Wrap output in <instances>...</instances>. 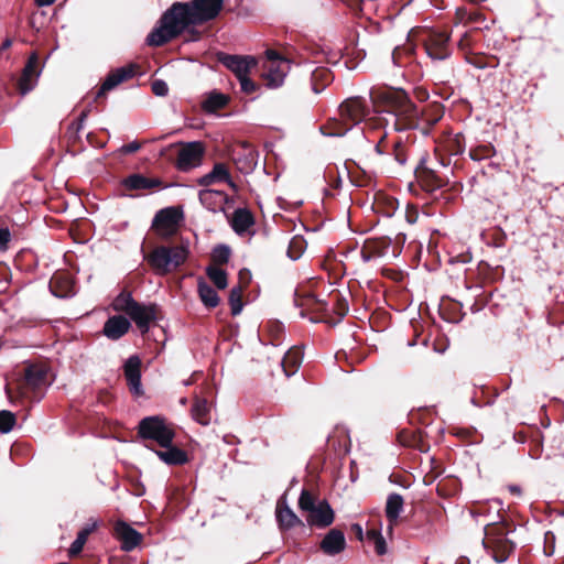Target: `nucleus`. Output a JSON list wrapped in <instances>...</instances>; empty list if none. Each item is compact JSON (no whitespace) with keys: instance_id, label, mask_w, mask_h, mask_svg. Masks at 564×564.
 I'll return each instance as SVG.
<instances>
[{"instance_id":"nucleus-55","label":"nucleus","mask_w":564,"mask_h":564,"mask_svg":"<svg viewBox=\"0 0 564 564\" xmlns=\"http://www.w3.org/2000/svg\"><path fill=\"white\" fill-rule=\"evenodd\" d=\"M509 490L510 492L514 494V495H520L521 494V489L519 486H516V485H511L509 486Z\"/></svg>"},{"instance_id":"nucleus-35","label":"nucleus","mask_w":564,"mask_h":564,"mask_svg":"<svg viewBox=\"0 0 564 564\" xmlns=\"http://www.w3.org/2000/svg\"><path fill=\"white\" fill-rule=\"evenodd\" d=\"M276 518L280 525L285 529L293 528L296 523L300 522L296 514L289 507L279 509L276 512Z\"/></svg>"},{"instance_id":"nucleus-27","label":"nucleus","mask_w":564,"mask_h":564,"mask_svg":"<svg viewBox=\"0 0 564 564\" xmlns=\"http://www.w3.org/2000/svg\"><path fill=\"white\" fill-rule=\"evenodd\" d=\"M161 184L158 178H148L141 174H132L123 180V185L128 189H150L158 187Z\"/></svg>"},{"instance_id":"nucleus-11","label":"nucleus","mask_w":564,"mask_h":564,"mask_svg":"<svg viewBox=\"0 0 564 564\" xmlns=\"http://www.w3.org/2000/svg\"><path fill=\"white\" fill-rule=\"evenodd\" d=\"M123 372L131 393L135 397L143 394V388L141 383V359L139 356H130L124 365Z\"/></svg>"},{"instance_id":"nucleus-6","label":"nucleus","mask_w":564,"mask_h":564,"mask_svg":"<svg viewBox=\"0 0 564 564\" xmlns=\"http://www.w3.org/2000/svg\"><path fill=\"white\" fill-rule=\"evenodd\" d=\"M138 435L142 440L155 442L161 447L173 444L175 432L172 424L160 415L143 417L138 425Z\"/></svg>"},{"instance_id":"nucleus-45","label":"nucleus","mask_w":564,"mask_h":564,"mask_svg":"<svg viewBox=\"0 0 564 564\" xmlns=\"http://www.w3.org/2000/svg\"><path fill=\"white\" fill-rule=\"evenodd\" d=\"M239 83H240V87L242 89V91L247 93V94H251L253 91H256V84L249 78V75H245L243 77H240L238 78Z\"/></svg>"},{"instance_id":"nucleus-18","label":"nucleus","mask_w":564,"mask_h":564,"mask_svg":"<svg viewBox=\"0 0 564 564\" xmlns=\"http://www.w3.org/2000/svg\"><path fill=\"white\" fill-rule=\"evenodd\" d=\"M130 327L131 323L127 317L122 315H115L106 321L102 333L107 338L117 340L126 335Z\"/></svg>"},{"instance_id":"nucleus-24","label":"nucleus","mask_w":564,"mask_h":564,"mask_svg":"<svg viewBox=\"0 0 564 564\" xmlns=\"http://www.w3.org/2000/svg\"><path fill=\"white\" fill-rule=\"evenodd\" d=\"M198 198L204 207L215 213L221 209V205L225 199V194L221 191L205 188L199 191Z\"/></svg>"},{"instance_id":"nucleus-12","label":"nucleus","mask_w":564,"mask_h":564,"mask_svg":"<svg viewBox=\"0 0 564 564\" xmlns=\"http://www.w3.org/2000/svg\"><path fill=\"white\" fill-rule=\"evenodd\" d=\"M218 61L230 69L237 78L249 75L250 70L257 65L254 57L220 54Z\"/></svg>"},{"instance_id":"nucleus-1","label":"nucleus","mask_w":564,"mask_h":564,"mask_svg":"<svg viewBox=\"0 0 564 564\" xmlns=\"http://www.w3.org/2000/svg\"><path fill=\"white\" fill-rule=\"evenodd\" d=\"M224 0H193L175 2L160 19V25L147 37V43L161 46L178 36L187 26L215 19Z\"/></svg>"},{"instance_id":"nucleus-37","label":"nucleus","mask_w":564,"mask_h":564,"mask_svg":"<svg viewBox=\"0 0 564 564\" xmlns=\"http://www.w3.org/2000/svg\"><path fill=\"white\" fill-rule=\"evenodd\" d=\"M229 304L231 308V314L234 316L241 313L243 304H242V290L240 286L232 288L229 294Z\"/></svg>"},{"instance_id":"nucleus-19","label":"nucleus","mask_w":564,"mask_h":564,"mask_svg":"<svg viewBox=\"0 0 564 564\" xmlns=\"http://www.w3.org/2000/svg\"><path fill=\"white\" fill-rule=\"evenodd\" d=\"M306 521L311 525L325 528L332 524L334 521V511L327 501H321L317 506L308 513Z\"/></svg>"},{"instance_id":"nucleus-56","label":"nucleus","mask_w":564,"mask_h":564,"mask_svg":"<svg viewBox=\"0 0 564 564\" xmlns=\"http://www.w3.org/2000/svg\"><path fill=\"white\" fill-rule=\"evenodd\" d=\"M355 529H356L357 533H358L359 535H361V533H362V529H361V527H360L359 524H355Z\"/></svg>"},{"instance_id":"nucleus-8","label":"nucleus","mask_w":564,"mask_h":564,"mask_svg":"<svg viewBox=\"0 0 564 564\" xmlns=\"http://www.w3.org/2000/svg\"><path fill=\"white\" fill-rule=\"evenodd\" d=\"M183 219V214L175 207H166L159 210L153 220L152 228L162 239H169L174 236Z\"/></svg>"},{"instance_id":"nucleus-42","label":"nucleus","mask_w":564,"mask_h":564,"mask_svg":"<svg viewBox=\"0 0 564 564\" xmlns=\"http://www.w3.org/2000/svg\"><path fill=\"white\" fill-rule=\"evenodd\" d=\"M494 153V150L489 145L478 147L470 150V158L475 161H481L487 158H490Z\"/></svg>"},{"instance_id":"nucleus-17","label":"nucleus","mask_w":564,"mask_h":564,"mask_svg":"<svg viewBox=\"0 0 564 564\" xmlns=\"http://www.w3.org/2000/svg\"><path fill=\"white\" fill-rule=\"evenodd\" d=\"M37 63L39 61L36 54H32L29 57L28 63L24 66L22 75L19 79L18 85L21 95H26L34 88L37 77L40 75L37 70Z\"/></svg>"},{"instance_id":"nucleus-29","label":"nucleus","mask_w":564,"mask_h":564,"mask_svg":"<svg viewBox=\"0 0 564 564\" xmlns=\"http://www.w3.org/2000/svg\"><path fill=\"white\" fill-rule=\"evenodd\" d=\"M252 225L253 217L249 210L245 208L235 210L231 220V227L237 234H245Z\"/></svg>"},{"instance_id":"nucleus-2","label":"nucleus","mask_w":564,"mask_h":564,"mask_svg":"<svg viewBox=\"0 0 564 564\" xmlns=\"http://www.w3.org/2000/svg\"><path fill=\"white\" fill-rule=\"evenodd\" d=\"M370 104L362 97L356 96L344 100L338 107L337 117L332 118L321 131L327 137H343L360 122L368 120Z\"/></svg>"},{"instance_id":"nucleus-38","label":"nucleus","mask_w":564,"mask_h":564,"mask_svg":"<svg viewBox=\"0 0 564 564\" xmlns=\"http://www.w3.org/2000/svg\"><path fill=\"white\" fill-rule=\"evenodd\" d=\"M15 415L7 410L0 411V432L7 434L12 431L15 425Z\"/></svg>"},{"instance_id":"nucleus-25","label":"nucleus","mask_w":564,"mask_h":564,"mask_svg":"<svg viewBox=\"0 0 564 564\" xmlns=\"http://www.w3.org/2000/svg\"><path fill=\"white\" fill-rule=\"evenodd\" d=\"M404 500L401 495L390 494L386 502V517L390 527L397 523L401 512L403 511Z\"/></svg>"},{"instance_id":"nucleus-54","label":"nucleus","mask_w":564,"mask_h":564,"mask_svg":"<svg viewBox=\"0 0 564 564\" xmlns=\"http://www.w3.org/2000/svg\"><path fill=\"white\" fill-rule=\"evenodd\" d=\"M84 123L85 122H82L80 119H77V121L73 123V127L78 132V131H80L84 128Z\"/></svg>"},{"instance_id":"nucleus-31","label":"nucleus","mask_w":564,"mask_h":564,"mask_svg":"<svg viewBox=\"0 0 564 564\" xmlns=\"http://www.w3.org/2000/svg\"><path fill=\"white\" fill-rule=\"evenodd\" d=\"M98 523L97 521H94L90 524H87L85 528H83L75 539V541L72 543L70 547L68 549V554L70 557H74L78 555L87 542V539L89 534L97 528Z\"/></svg>"},{"instance_id":"nucleus-39","label":"nucleus","mask_w":564,"mask_h":564,"mask_svg":"<svg viewBox=\"0 0 564 564\" xmlns=\"http://www.w3.org/2000/svg\"><path fill=\"white\" fill-rule=\"evenodd\" d=\"M231 251L230 248L226 245H218L214 248L212 257L215 263L224 264L229 261Z\"/></svg>"},{"instance_id":"nucleus-5","label":"nucleus","mask_w":564,"mask_h":564,"mask_svg":"<svg viewBox=\"0 0 564 564\" xmlns=\"http://www.w3.org/2000/svg\"><path fill=\"white\" fill-rule=\"evenodd\" d=\"M381 98L386 104L383 111L395 119V129L411 126L417 118L419 111L415 105L411 102L403 90H388L381 94Z\"/></svg>"},{"instance_id":"nucleus-15","label":"nucleus","mask_w":564,"mask_h":564,"mask_svg":"<svg viewBox=\"0 0 564 564\" xmlns=\"http://www.w3.org/2000/svg\"><path fill=\"white\" fill-rule=\"evenodd\" d=\"M115 533L121 542V549L130 552L142 541V534L123 521H118L115 525Z\"/></svg>"},{"instance_id":"nucleus-49","label":"nucleus","mask_w":564,"mask_h":564,"mask_svg":"<svg viewBox=\"0 0 564 564\" xmlns=\"http://www.w3.org/2000/svg\"><path fill=\"white\" fill-rule=\"evenodd\" d=\"M265 55L268 58L267 63L275 62V59H284L283 57H280L275 51H272V50H268L265 52Z\"/></svg>"},{"instance_id":"nucleus-28","label":"nucleus","mask_w":564,"mask_h":564,"mask_svg":"<svg viewBox=\"0 0 564 564\" xmlns=\"http://www.w3.org/2000/svg\"><path fill=\"white\" fill-rule=\"evenodd\" d=\"M192 416L197 423L208 425L212 420V405L207 400L196 398L192 406Z\"/></svg>"},{"instance_id":"nucleus-51","label":"nucleus","mask_w":564,"mask_h":564,"mask_svg":"<svg viewBox=\"0 0 564 564\" xmlns=\"http://www.w3.org/2000/svg\"><path fill=\"white\" fill-rule=\"evenodd\" d=\"M56 0H36V4L39 7H47L55 2Z\"/></svg>"},{"instance_id":"nucleus-16","label":"nucleus","mask_w":564,"mask_h":564,"mask_svg":"<svg viewBox=\"0 0 564 564\" xmlns=\"http://www.w3.org/2000/svg\"><path fill=\"white\" fill-rule=\"evenodd\" d=\"M264 68L268 86L276 88L283 84L285 76L290 72V62L288 59H275V62L265 63Z\"/></svg>"},{"instance_id":"nucleus-46","label":"nucleus","mask_w":564,"mask_h":564,"mask_svg":"<svg viewBox=\"0 0 564 564\" xmlns=\"http://www.w3.org/2000/svg\"><path fill=\"white\" fill-rule=\"evenodd\" d=\"M11 239V234L8 228L0 227V250L4 251L8 249V243Z\"/></svg>"},{"instance_id":"nucleus-32","label":"nucleus","mask_w":564,"mask_h":564,"mask_svg":"<svg viewBox=\"0 0 564 564\" xmlns=\"http://www.w3.org/2000/svg\"><path fill=\"white\" fill-rule=\"evenodd\" d=\"M229 101L227 95L212 91L207 95L206 99L203 101V109L207 112H215L218 109L224 108Z\"/></svg>"},{"instance_id":"nucleus-23","label":"nucleus","mask_w":564,"mask_h":564,"mask_svg":"<svg viewBox=\"0 0 564 564\" xmlns=\"http://www.w3.org/2000/svg\"><path fill=\"white\" fill-rule=\"evenodd\" d=\"M162 448L161 451H155V454L165 464L177 466L187 463V454L183 449L173 446V444Z\"/></svg>"},{"instance_id":"nucleus-48","label":"nucleus","mask_w":564,"mask_h":564,"mask_svg":"<svg viewBox=\"0 0 564 564\" xmlns=\"http://www.w3.org/2000/svg\"><path fill=\"white\" fill-rule=\"evenodd\" d=\"M489 512V508L487 507V505L482 503V505H478L473 511H471V514L474 517H477V516H487Z\"/></svg>"},{"instance_id":"nucleus-21","label":"nucleus","mask_w":564,"mask_h":564,"mask_svg":"<svg viewBox=\"0 0 564 564\" xmlns=\"http://www.w3.org/2000/svg\"><path fill=\"white\" fill-rule=\"evenodd\" d=\"M25 384L36 391L47 384V370L44 366L29 365L24 369Z\"/></svg>"},{"instance_id":"nucleus-36","label":"nucleus","mask_w":564,"mask_h":564,"mask_svg":"<svg viewBox=\"0 0 564 564\" xmlns=\"http://www.w3.org/2000/svg\"><path fill=\"white\" fill-rule=\"evenodd\" d=\"M206 273L212 282L220 290L227 288V273L217 267H208Z\"/></svg>"},{"instance_id":"nucleus-47","label":"nucleus","mask_w":564,"mask_h":564,"mask_svg":"<svg viewBox=\"0 0 564 564\" xmlns=\"http://www.w3.org/2000/svg\"><path fill=\"white\" fill-rule=\"evenodd\" d=\"M141 148V144L138 141H132L128 144H124L120 148V152L123 154H130L139 151Z\"/></svg>"},{"instance_id":"nucleus-26","label":"nucleus","mask_w":564,"mask_h":564,"mask_svg":"<svg viewBox=\"0 0 564 564\" xmlns=\"http://www.w3.org/2000/svg\"><path fill=\"white\" fill-rule=\"evenodd\" d=\"M303 360V352L300 348L293 347L289 349L281 361L283 371L286 377H291L294 375L299 366L301 365Z\"/></svg>"},{"instance_id":"nucleus-9","label":"nucleus","mask_w":564,"mask_h":564,"mask_svg":"<svg viewBox=\"0 0 564 564\" xmlns=\"http://www.w3.org/2000/svg\"><path fill=\"white\" fill-rule=\"evenodd\" d=\"M449 36L445 32L431 31L424 40L427 55L433 59L443 61L449 56L448 50Z\"/></svg>"},{"instance_id":"nucleus-4","label":"nucleus","mask_w":564,"mask_h":564,"mask_svg":"<svg viewBox=\"0 0 564 564\" xmlns=\"http://www.w3.org/2000/svg\"><path fill=\"white\" fill-rule=\"evenodd\" d=\"M188 241L175 246H159L154 248L145 260L159 275L176 271L188 258Z\"/></svg>"},{"instance_id":"nucleus-41","label":"nucleus","mask_w":564,"mask_h":564,"mask_svg":"<svg viewBox=\"0 0 564 564\" xmlns=\"http://www.w3.org/2000/svg\"><path fill=\"white\" fill-rule=\"evenodd\" d=\"M299 506L303 511L310 513L317 505L313 496L307 490H303L299 499Z\"/></svg>"},{"instance_id":"nucleus-10","label":"nucleus","mask_w":564,"mask_h":564,"mask_svg":"<svg viewBox=\"0 0 564 564\" xmlns=\"http://www.w3.org/2000/svg\"><path fill=\"white\" fill-rule=\"evenodd\" d=\"M134 74L135 67L132 64L111 70L97 91L96 99L105 97L108 91L115 89L121 83L132 78Z\"/></svg>"},{"instance_id":"nucleus-52","label":"nucleus","mask_w":564,"mask_h":564,"mask_svg":"<svg viewBox=\"0 0 564 564\" xmlns=\"http://www.w3.org/2000/svg\"><path fill=\"white\" fill-rule=\"evenodd\" d=\"M11 45H12V40L7 39V40H4V41H3V43L1 44L0 50H1V51H6V50H8L9 47H11Z\"/></svg>"},{"instance_id":"nucleus-30","label":"nucleus","mask_w":564,"mask_h":564,"mask_svg":"<svg viewBox=\"0 0 564 564\" xmlns=\"http://www.w3.org/2000/svg\"><path fill=\"white\" fill-rule=\"evenodd\" d=\"M198 294L203 304L208 308H214L219 304L217 292L203 279L198 280Z\"/></svg>"},{"instance_id":"nucleus-13","label":"nucleus","mask_w":564,"mask_h":564,"mask_svg":"<svg viewBox=\"0 0 564 564\" xmlns=\"http://www.w3.org/2000/svg\"><path fill=\"white\" fill-rule=\"evenodd\" d=\"M197 185L203 187H208L210 185L219 184V183H226L228 184L234 191L237 189V186L235 182L231 178L230 172L225 163L218 162L215 163L212 171L207 174L200 176L196 181Z\"/></svg>"},{"instance_id":"nucleus-20","label":"nucleus","mask_w":564,"mask_h":564,"mask_svg":"<svg viewBox=\"0 0 564 564\" xmlns=\"http://www.w3.org/2000/svg\"><path fill=\"white\" fill-rule=\"evenodd\" d=\"M232 160L241 172L248 173L257 164V153L249 144L243 143L240 149L234 150Z\"/></svg>"},{"instance_id":"nucleus-3","label":"nucleus","mask_w":564,"mask_h":564,"mask_svg":"<svg viewBox=\"0 0 564 564\" xmlns=\"http://www.w3.org/2000/svg\"><path fill=\"white\" fill-rule=\"evenodd\" d=\"M489 503V508H495L497 510V516L494 517L492 521L487 523L485 527V539L482 540V545L497 563H503L513 551L514 545L507 538L508 530L506 529V524L498 523L496 521L501 519V500L492 499Z\"/></svg>"},{"instance_id":"nucleus-34","label":"nucleus","mask_w":564,"mask_h":564,"mask_svg":"<svg viewBox=\"0 0 564 564\" xmlns=\"http://www.w3.org/2000/svg\"><path fill=\"white\" fill-rule=\"evenodd\" d=\"M318 303L321 304V310H323L325 312L336 311L335 305L338 304L337 313L339 316H344L348 311L347 303L339 299V294H330L328 302H318Z\"/></svg>"},{"instance_id":"nucleus-14","label":"nucleus","mask_w":564,"mask_h":564,"mask_svg":"<svg viewBox=\"0 0 564 564\" xmlns=\"http://www.w3.org/2000/svg\"><path fill=\"white\" fill-rule=\"evenodd\" d=\"M158 307L155 304H141L137 302L129 317L135 323L141 333L150 329V324L156 319Z\"/></svg>"},{"instance_id":"nucleus-22","label":"nucleus","mask_w":564,"mask_h":564,"mask_svg":"<svg viewBox=\"0 0 564 564\" xmlns=\"http://www.w3.org/2000/svg\"><path fill=\"white\" fill-rule=\"evenodd\" d=\"M346 546L345 535L337 529L330 530L321 542V549L327 555H336Z\"/></svg>"},{"instance_id":"nucleus-53","label":"nucleus","mask_w":564,"mask_h":564,"mask_svg":"<svg viewBox=\"0 0 564 564\" xmlns=\"http://www.w3.org/2000/svg\"><path fill=\"white\" fill-rule=\"evenodd\" d=\"M89 112H90V107H88L87 109L83 110L78 119H80L82 122H85L87 117H88V115H89Z\"/></svg>"},{"instance_id":"nucleus-7","label":"nucleus","mask_w":564,"mask_h":564,"mask_svg":"<svg viewBox=\"0 0 564 564\" xmlns=\"http://www.w3.org/2000/svg\"><path fill=\"white\" fill-rule=\"evenodd\" d=\"M206 148L200 141L180 143L175 167L181 172H189L203 164Z\"/></svg>"},{"instance_id":"nucleus-50","label":"nucleus","mask_w":564,"mask_h":564,"mask_svg":"<svg viewBox=\"0 0 564 564\" xmlns=\"http://www.w3.org/2000/svg\"><path fill=\"white\" fill-rule=\"evenodd\" d=\"M401 50L399 47H395L392 52L391 58L395 65H400L399 56H400Z\"/></svg>"},{"instance_id":"nucleus-40","label":"nucleus","mask_w":564,"mask_h":564,"mask_svg":"<svg viewBox=\"0 0 564 564\" xmlns=\"http://www.w3.org/2000/svg\"><path fill=\"white\" fill-rule=\"evenodd\" d=\"M368 539L373 543L375 551L379 555H383L387 552V544L383 536L377 531H369L367 533Z\"/></svg>"},{"instance_id":"nucleus-43","label":"nucleus","mask_w":564,"mask_h":564,"mask_svg":"<svg viewBox=\"0 0 564 564\" xmlns=\"http://www.w3.org/2000/svg\"><path fill=\"white\" fill-rule=\"evenodd\" d=\"M323 79L324 82L328 83L332 79L330 73L327 69L319 68L315 69L312 74V80H313V90L314 93L318 94L323 90V88H317V86L314 84L317 79Z\"/></svg>"},{"instance_id":"nucleus-44","label":"nucleus","mask_w":564,"mask_h":564,"mask_svg":"<svg viewBox=\"0 0 564 564\" xmlns=\"http://www.w3.org/2000/svg\"><path fill=\"white\" fill-rule=\"evenodd\" d=\"M152 91L155 96L164 97L169 93L167 84L162 79H155L152 82Z\"/></svg>"},{"instance_id":"nucleus-33","label":"nucleus","mask_w":564,"mask_h":564,"mask_svg":"<svg viewBox=\"0 0 564 564\" xmlns=\"http://www.w3.org/2000/svg\"><path fill=\"white\" fill-rule=\"evenodd\" d=\"M137 304V301L130 293H120L112 302V308L117 312H123L129 315Z\"/></svg>"}]
</instances>
